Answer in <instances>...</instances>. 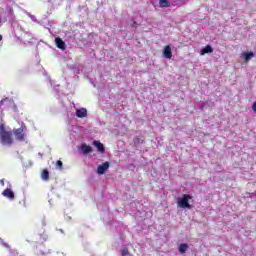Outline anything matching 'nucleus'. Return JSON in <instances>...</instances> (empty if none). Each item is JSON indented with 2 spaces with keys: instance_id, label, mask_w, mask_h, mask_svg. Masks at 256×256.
Instances as JSON below:
<instances>
[{
  "instance_id": "1",
  "label": "nucleus",
  "mask_w": 256,
  "mask_h": 256,
  "mask_svg": "<svg viewBox=\"0 0 256 256\" xmlns=\"http://www.w3.org/2000/svg\"><path fill=\"white\" fill-rule=\"evenodd\" d=\"M0 141L2 145H13V132L5 130V128L0 129Z\"/></svg>"
},
{
  "instance_id": "2",
  "label": "nucleus",
  "mask_w": 256,
  "mask_h": 256,
  "mask_svg": "<svg viewBox=\"0 0 256 256\" xmlns=\"http://www.w3.org/2000/svg\"><path fill=\"white\" fill-rule=\"evenodd\" d=\"M190 199H193V196L184 194L183 197L179 198L177 201L178 207H181L182 209H191V204H189Z\"/></svg>"
},
{
  "instance_id": "3",
  "label": "nucleus",
  "mask_w": 256,
  "mask_h": 256,
  "mask_svg": "<svg viewBox=\"0 0 256 256\" xmlns=\"http://www.w3.org/2000/svg\"><path fill=\"white\" fill-rule=\"evenodd\" d=\"M13 134L15 136L16 141H20V142L25 141V137H27V134L25 133V127L23 126H21L20 128L14 129Z\"/></svg>"
},
{
  "instance_id": "4",
  "label": "nucleus",
  "mask_w": 256,
  "mask_h": 256,
  "mask_svg": "<svg viewBox=\"0 0 256 256\" xmlns=\"http://www.w3.org/2000/svg\"><path fill=\"white\" fill-rule=\"evenodd\" d=\"M110 163L109 162H104L100 166H98L97 173L98 175H105L107 172V169H109Z\"/></svg>"
},
{
  "instance_id": "5",
  "label": "nucleus",
  "mask_w": 256,
  "mask_h": 256,
  "mask_svg": "<svg viewBox=\"0 0 256 256\" xmlns=\"http://www.w3.org/2000/svg\"><path fill=\"white\" fill-rule=\"evenodd\" d=\"M55 43H56V47H58V49H61L62 51H65V49L67 48V46L65 45V41H63L61 37H56Z\"/></svg>"
},
{
  "instance_id": "6",
  "label": "nucleus",
  "mask_w": 256,
  "mask_h": 256,
  "mask_svg": "<svg viewBox=\"0 0 256 256\" xmlns=\"http://www.w3.org/2000/svg\"><path fill=\"white\" fill-rule=\"evenodd\" d=\"M163 57H165V59H171V57H173V52L171 51V46L166 45L164 47Z\"/></svg>"
},
{
  "instance_id": "7",
  "label": "nucleus",
  "mask_w": 256,
  "mask_h": 256,
  "mask_svg": "<svg viewBox=\"0 0 256 256\" xmlns=\"http://www.w3.org/2000/svg\"><path fill=\"white\" fill-rule=\"evenodd\" d=\"M3 197H6L7 199H15V193L12 192L11 189L7 188L2 192Z\"/></svg>"
},
{
  "instance_id": "8",
  "label": "nucleus",
  "mask_w": 256,
  "mask_h": 256,
  "mask_svg": "<svg viewBox=\"0 0 256 256\" xmlns=\"http://www.w3.org/2000/svg\"><path fill=\"white\" fill-rule=\"evenodd\" d=\"M93 145H94L95 148H97V151L99 153H105V146L103 145V143H101L97 140H94Z\"/></svg>"
},
{
  "instance_id": "9",
  "label": "nucleus",
  "mask_w": 256,
  "mask_h": 256,
  "mask_svg": "<svg viewBox=\"0 0 256 256\" xmlns=\"http://www.w3.org/2000/svg\"><path fill=\"white\" fill-rule=\"evenodd\" d=\"M81 150L84 153V155H89V153H93V148L87 144H82Z\"/></svg>"
},
{
  "instance_id": "10",
  "label": "nucleus",
  "mask_w": 256,
  "mask_h": 256,
  "mask_svg": "<svg viewBox=\"0 0 256 256\" xmlns=\"http://www.w3.org/2000/svg\"><path fill=\"white\" fill-rule=\"evenodd\" d=\"M87 116V109L81 108L76 111V117L83 119Z\"/></svg>"
},
{
  "instance_id": "11",
  "label": "nucleus",
  "mask_w": 256,
  "mask_h": 256,
  "mask_svg": "<svg viewBox=\"0 0 256 256\" xmlns=\"http://www.w3.org/2000/svg\"><path fill=\"white\" fill-rule=\"evenodd\" d=\"M189 249V244L187 243H181L178 247V251L181 255L184 253H187V250Z\"/></svg>"
},
{
  "instance_id": "12",
  "label": "nucleus",
  "mask_w": 256,
  "mask_h": 256,
  "mask_svg": "<svg viewBox=\"0 0 256 256\" xmlns=\"http://www.w3.org/2000/svg\"><path fill=\"white\" fill-rule=\"evenodd\" d=\"M207 53H213V47H211V45L205 46V47L200 51V55H207Z\"/></svg>"
},
{
  "instance_id": "13",
  "label": "nucleus",
  "mask_w": 256,
  "mask_h": 256,
  "mask_svg": "<svg viewBox=\"0 0 256 256\" xmlns=\"http://www.w3.org/2000/svg\"><path fill=\"white\" fill-rule=\"evenodd\" d=\"M41 179H43V181H49V170H42Z\"/></svg>"
},
{
  "instance_id": "14",
  "label": "nucleus",
  "mask_w": 256,
  "mask_h": 256,
  "mask_svg": "<svg viewBox=\"0 0 256 256\" xmlns=\"http://www.w3.org/2000/svg\"><path fill=\"white\" fill-rule=\"evenodd\" d=\"M159 7H171V3L168 0H159Z\"/></svg>"
},
{
  "instance_id": "15",
  "label": "nucleus",
  "mask_w": 256,
  "mask_h": 256,
  "mask_svg": "<svg viewBox=\"0 0 256 256\" xmlns=\"http://www.w3.org/2000/svg\"><path fill=\"white\" fill-rule=\"evenodd\" d=\"M255 54H253V52H247L243 54L244 57V61L245 63H247L249 61V59H251L252 57H254Z\"/></svg>"
},
{
  "instance_id": "16",
  "label": "nucleus",
  "mask_w": 256,
  "mask_h": 256,
  "mask_svg": "<svg viewBox=\"0 0 256 256\" xmlns=\"http://www.w3.org/2000/svg\"><path fill=\"white\" fill-rule=\"evenodd\" d=\"M144 142H145V140L139 136H136L134 138V143H137L138 145H140L141 143H144Z\"/></svg>"
},
{
  "instance_id": "17",
  "label": "nucleus",
  "mask_w": 256,
  "mask_h": 256,
  "mask_svg": "<svg viewBox=\"0 0 256 256\" xmlns=\"http://www.w3.org/2000/svg\"><path fill=\"white\" fill-rule=\"evenodd\" d=\"M121 255H122V256H127V255H129V249H128V248H123V249L121 250Z\"/></svg>"
},
{
  "instance_id": "18",
  "label": "nucleus",
  "mask_w": 256,
  "mask_h": 256,
  "mask_svg": "<svg viewBox=\"0 0 256 256\" xmlns=\"http://www.w3.org/2000/svg\"><path fill=\"white\" fill-rule=\"evenodd\" d=\"M56 168H57V169H63V162H62L61 160H58V161L56 162Z\"/></svg>"
},
{
  "instance_id": "19",
  "label": "nucleus",
  "mask_w": 256,
  "mask_h": 256,
  "mask_svg": "<svg viewBox=\"0 0 256 256\" xmlns=\"http://www.w3.org/2000/svg\"><path fill=\"white\" fill-rule=\"evenodd\" d=\"M252 111L254 112V113H256V101L253 103V105H252Z\"/></svg>"
},
{
  "instance_id": "20",
  "label": "nucleus",
  "mask_w": 256,
  "mask_h": 256,
  "mask_svg": "<svg viewBox=\"0 0 256 256\" xmlns=\"http://www.w3.org/2000/svg\"><path fill=\"white\" fill-rule=\"evenodd\" d=\"M0 185H2V187L5 186V180L4 179L0 180Z\"/></svg>"
},
{
  "instance_id": "21",
  "label": "nucleus",
  "mask_w": 256,
  "mask_h": 256,
  "mask_svg": "<svg viewBox=\"0 0 256 256\" xmlns=\"http://www.w3.org/2000/svg\"><path fill=\"white\" fill-rule=\"evenodd\" d=\"M132 27H137V22L136 21L133 22Z\"/></svg>"
},
{
  "instance_id": "22",
  "label": "nucleus",
  "mask_w": 256,
  "mask_h": 256,
  "mask_svg": "<svg viewBox=\"0 0 256 256\" xmlns=\"http://www.w3.org/2000/svg\"><path fill=\"white\" fill-rule=\"evenodd\" d=\"M0 41H3V35L0 34Z\"/></svg>"
},
{
  "instance_id": "23",
  "label": "nucleus",
  "mask_w": 256,
  "mask_h": 256,
  "mask_svg": "<svg viewBox=\"0 0 256 256\" xmlns=\"http://www.w3.org/2000/svg\"><path fill=\"white\" fill-rule=\"evenodd\" d=\"M0 23H1V19H0Z\"/></svg>"
}]
</instances>
